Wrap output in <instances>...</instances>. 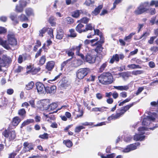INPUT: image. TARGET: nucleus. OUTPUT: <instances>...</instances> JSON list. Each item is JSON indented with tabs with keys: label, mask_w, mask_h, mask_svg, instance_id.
<instances>
[{
	"label": "nucleus",
	"mask_w": 158,
	"mask_h": 158,
	"mask_svg": "<svg viewBox=\"0 0 158 158\" xmlns=\"http://www.w3.org/2000/svg\"><path fill=\"white\" fill-rule=\"evenodd\" d=\"M82 46V44H80L78 46H73L71 48L72 50L73 51H76V55L80 57L82 59H84V55L80 52V51Z\"/></svg>",
	"instance_id": "nucleus-9"
},
{
	"label": "nucleus",
	"mask_w": 158,
	"mask_h": 158,
	"mask_svg": "<svg viewBox=\"0 0 158 158\" xmlns=\"http://www.w3.org/2000/svg\"><path fill=\"white\" fill-rule=\"evenodd\" d=\"M150 5L151 6L155 5L156 7L158 6V1L152 0Z\"/></svg>",
	"instance_id": "nucleus-56"
},
{
	"label": "nucleus",
	"mask_w": 158,
	"mask_h": 158,
	"mask_svg": "<svg viewBox=\"0 0 158 158\" xmlns=\"http://www.w3.org/2000/svg\"><path fill=\"white\" fill-rule=\"evenodd\" d=\"M56 20V18L53 16L50 17L48 20V21L52 26H55L56 25V23L55 21Z\"/></svg>",
	"instance_id": "nucleus-34"
},
{
	"label": "nucleus",
	"mask_w": 158,
	"mask_h": 158,
	"mask_svg": "<svg viewBox=\"0 0 158 158\" xmlns=\"http://www.w3.org/2000/svg\"><path fill=\"white\" fill-rule=\"evenodd\" d=\"M120 117V116L118 113L117 112L115 114H112L108 118V120L110 121L111 120H115L118 118Z\"/></svg>",
	"instance_id": "nucleus-22"
},
{
	"label": "nucleus",
	"mask_w": 158,
	"mask_h": 158,
	"mask_svg": "<svg viewBox=\"0 0 158 158\" xmlns=\"http://www.w3.org/2000/svg\"><path fill=\"white\" fill-rule=\"evenodd\" d=\"M84 61L90 64L94 63L95 62L96 57L92 52H89L87 54L84 59H82Z\"/></svg>",
	"instance_id": "nucleus-8"
},
{
	"label": "nucleus",
	"mask_w": 158,
	"mask_h": 158,
	"mask_svg": "<svg viewBox=\"0 0 158 158\" xmlns=\"http://www.w3.org/2000/svg\"><path fill=\"white\" fill-rule=\"evenodd\" d=\"M23 151L25 152H30L34 149V145L32 143H29L28 142H25L23 144Z\"/></svg>",
	"instance_id": "nucleus-14"
},
{
	"label": "nucleus",
	"mask_w": 158,
	"mask_h": 158,
	"mask_svg": "<svg viewBox=\"0 0 158 158\" xmlns=\"http://www.w3.org/2000/svg\"><path fill=\"white\" fill-rule=\"evenodd\" d=\"M135 34V33L132 32L130 33L128 36H125L124 38V41L127 42H129L130 40L133 35Z\"/></svg>",
	"instance_id": "nucleus-38"
},
{
	"label": "nucleus",
	"mask_w": 158,
	"mask_h": 158,
	"mask_svg": "<svg viewBox=\"0 0 158 158\" xmlns=\"http://www.w3.org/2000/svg\"><path fill=\"white\" fill-rule=\"evenodd\" d=\"M131 72L127 71L120 73H119V75L124 80H126L129 77L131 76Z\"/></svg>",
	"instance_id": "nucleus-17"
},
{
	"label": "nucleus",
	"mask_w": 158,
	"mask_h": 158,
	"mask_svg": "<svg viewBox=\"0 0 158 158\" xmlns=\"http://www.w3.org/2000/svg\"><path fill=\"white\" fill-rule=\"evenodd\" d=\"M98 79L100 83L105 85L111 84L113 81L112 74L109 72L103 73L98 77Z\"/></svg>",
	"instance_id": "nucleus-2"
},
{
	"label": "nucleus",
	"mask_w": 158,
	"mask_h": 158,
	"mask_svg": "<svg viewBox=\"0 0 158 158\" xmlns=\"http://www.w3.org/2000/svg\"><path fill=\"white\" fill-rule=\"evenodd\" d=\"M148 13L152 15H153L155 14L156 13V10L155 8H150L148 9Z\"/></svg>",
	"instance_id": "nucleus-55"
},
{
	"label": "nucleus",
	"mask_w": 158,
	"mask_h": 158,
	"mask_svg": "<svg viewBox=\"0 0 158 158\" xmlns=\"http://www.w3.org/2000/svg\"><path fill=\"white\" fill-rule=\"evenodd\" d=\"M114 89L120 91H127L129 89L128 85L124 86H114Z\"/></svg>",
	"instance_id": "nucleus-19"
},
{
	"label": "nucleus",
	"mask_w": 158,
	"mask_h": 158,
	"mask_svg": "<svg viewBox=\"0 0 158 158\" xmlns=\"http://www.w3.org/2000/svg\"><path fill=\"white\" fill-rule=\"evenodd\" d=\"M26 14L28 16L34 15V13L33 10L31 8H27L25 10Z\"/></svg>",
	"instance_id": "nucleus-26"
},
{
	"label": "nucleus",
	"mask_w": 158,
	"mask_h": 158,
	"mask_svg": "<svg viewBox=\"0 0 158 158\" xmlns=\"http://www.w3.org/2000/svg\"><path fill=\"white\" fill-rule=\"evenodd\" d=\"M124 55L122 54L114 55L112 58L110 59V63L112 64L114 63V61L118 62L119 59L123 60L124 58Z\"/></svg>",
	"instance_id": "nucleus-11"
},
{
	"label": "nucleus",
	"mask_w": 158,
	"mask_h": 158,
	"mask_svg": "<svg viewBox=\"0 0 158 158\" xmlns=\"http://www.w3.org/2000/svg\"><path fill=\"white\" fill-rule=\"evenodd\" d=\"M26 59V56L24 54L20 55L18 59V62L19 63L21 64L22 63L23 61L25 60Z\"/></svg>",
	"instance_id": "nucleus-31"
},
{
	"label": "nucleus",
	"mask_w": 158,
	"mask_h": 158,
	"mask_svg": "<svg viewBox=\"0 0 158 158\" xmlns=\"http://www.w3.org/2000/svg\"><path fill=\"white\" fill-rule=\"evenodd\" d=\"M65 21L68 23H72L73 22V19L70 17H67L65 19Z\"/></svg>",
	"instance_id": "nucleus-53"
},
{
	"label": "nucleus",
	"mask_w": 158,
	"mask_h": 158,
	"mask_svg": "<svg viewBox=\"0 0 158 158\" xmlns=\"http://www.w3.org/2000/svg\"><path fill=\"white\" fill-rule=\"evenodd\" d=\"M82 12L81 10H76L74 11L72 14V16L75 18H77Z\"/></svg>",
	"instance_id": "nucleus-40"
},
{
	"label": "nucleus",
	"mask_w": 158,
	"mask_h": 158,
	"mask_svg": "<svg viewBox=\"0 0 158 158\" xmlns=\"http://www.w3.org/2000/svg\"><path fill=\"white\" fill-rule=\"evenodd\" d=\"M2 134L5 137L8 138L10 140L14 139L16 136L14 131H10L7 130H5L3 132Z\"/></svg>",
	"instance_id": "nucleus-7"
},
{
	"label": "nucleus",
	"mask_w": 158,
	"mask_h": 158,
	"mask_svg": "<svg viewBox=\"0 0 158 158\" xmlns=\"http://www.w3.org/2000/svg\"><path fill=\"white\" fill-rule=\"evenodd\" d=\"M156 36H152L151 37L149 40L148 41V43L150 44H152L154 42L155 39L156 38Z\"/></svg>",
	"instance_id": "nucleus-61"
},
{
	"label": "nucleus",
	"mask_w": 158,
	"mask_h": 158,
	"mask_svg": "<svg viewBox=\"0 0 158 158\" xmlns=\"http://www.w3.org/2000/svg\"><path fill=\"white\" fill-rule=\"evenodd\" d=\"M69 32L70 33V36L71 37H74L76 36L77 35L75 32V31L74 29H71L69 30Z\"/></svg>",
	"instance_id": "nucleus-51"
},
{
	"label": "nucleus",
	"mask_w": 158,
	"mask_h": 158,
	"mask_svg": "<svg viewBox=\"0 0 158 158\" xmlns=\"http://www.w3.org/2000/svg\"><path fill=\"white\" fill-rule=\"evenodd\" d=\"M108 64L107 62H106L103 63L100 66L99 69V72L102 73L103 71Z\"/></svg>",
	"instance_id": "nucleus-39"
},
{
	"label": "nucleus",
	"mask_w": 158,
	"mask_h": 158,
	"mask_svg": "<svg viewBox=\"0 0 158 158\" xmlns=\"http://www.w3.org/2000/svg\"><path fill=\"white\" fill-rule=\"evenodd\" d=\"M64 36V34L62 33H59L57 32V35H56V38L59 40H61L62 39Z\"/></svg>",
	"instance_id": "nucleus-54"
},
{
	"label": "nucleus",
	"mask_w": 158,
	"mask_h": 158,
	"mask_svg": "<svg viewBox=\"0 0 158 158\" xmlns=\"http://www.w3.org/2000/svg\"><path fill=\"white\" fill-rule=\"evenodd\" d=\"M10 18L14 24H16L19 23V22L17 19L16 15L13 14H11L10 16Z\"/></svg>",
	"instance_id": "nucleus-18"
},
{
	"label": "nucleus",
	"mask_w": 158,
	"mask_h": 158,
	"mask_svg": "<svg viewBox=\"0 0 158 158\" xmlns=\"http://www.w3.org/2000/svg\"><path fill=\"white\" fill-rule=\"evenodd\" d=\"M20 119L19 117H16L14 118L12 121V124L14 126H17L20 122Z\"/></svg>",
	"instance_id": "nucleus-28"
},
{
	"label": "nucleus",
	"mask_w": 158,
	"mask_h": 158,
	"mask_svg": "<svg viewBox=\"0 0 158 158\" xmlns=\"http://www.w3.org/2000/svg\"><path fill=\"white\" fill-rule=\"evenodd\" d=\"M8 44L6 41H3L0 38V45L6 49H10V45L12 47H14L16 46L17 44L16 39L15 38L14 35L12 34L8 35Z\"/></svg>",
	"instance_id": "nucleus-1"
},
{
	"label": "nucleus",
	"mask_w": 158,
	"mask_h": 158,
	"mask_svg": "<svg viewBox=\"0 0 158 158\" xmlns=\"http://www.w3.org/2000/svg\"><path fill=\"white\" fill-rule=\"evenodd\" d=\"M127 67L129 69H141V67L139 65H136L134 64H128Z\"/></svg>",
	"instance_id": "nucleus-24"
},
{
	"label": "nucleus",
	"mask_w": 158,
	"mask_h": 158,
	"mask_svg": "<svg viewBox=\"0 0 158 158\" xmlns=\"http://www.w3.org/2000/svg\"><path fill=\"white\" fill-rule=\"evenodd\" d=\"M146 130V128L144 127L139 128L138 131H139V134H135L134 136V140L135 141H141L143 140L144 139L145 136L142 135L144 134V131Z\"/></svg>",
	"instance_id": "nucleus-6"
},
{
	"label": "nucleus",
	"mask_w": 158,
	"mask_h": 158,
	"mask_svg": "<svg viewBox=\"0 0 158 158\" xmlns=\"http://www.w3.org/2000/svg\"><path fill=\"white\" fill-rule=\"evenodd\" d=\"M150 114H148L149 115L146 118H143L142 124L143 125H148L150 124L151 121H154L156 118H157V116L156 113L155 112H149Z\"/></svg>",
	"instance_id": "nucleus-4"
},
{
	"label": "nucleus",
	"mask_w": 158,
	"mask_h": 158,
	"mask_svg": "<svg viewBox=\"0 0 158 158\" xmlns=\"http://www.w3.org/2000/svg\"><path fill=\"white\" fill-rule=\"evenodd\" d=\"M55 64L54 62L53 61L48 62L46 65V68L48 70H51L53 69Z\"/></svg>",
	"instance_id": "nucleus-23"
},
{
	"label": "nucleus",
	"mask_w": 158,
	"mask_h": 158,
	"mask_svg": "<svg viewBox=\"0 0 158 158\" xmlns=\"http://www.w3.org/2000/svg\"><path fill=\"white\" fill-rule=\"evenodd\" d=\"M143 73V71L141 70H136L132 71L131 73L134 75H137Z\"/></svg>",
	"instance_id": "nucleus-42"
},
{
	"label": "nucleus",
	"mask_w": 158,
	"mask_h": 158,
	"mask_svg": "<svg viewBox=\"0 0 158 158\" xmlns=\"http://www.w3.org/2000/svg\"><path fill=\"white\" fill-rule=\"evenodd\" d=\"M2 59L5 62L7 63L10 62L11 60L10 57L5 55H4L3 56Z\"/></svg>",
	"instance_id": "nucleus-41"
},
{
	"label": "nucleus",
	"mask_w": 158,
	"mask_h": 158,
	"mask_svg": "<svg viewBox=\"0 0 158 158\" xmlns=\"http://www.w3.org/2000/svg\"><path fill=\"white\" fill-rule=\"evenodd\" d=\"M26 113V111L24 109H22L19 110L18 111V114L21 116L23 115Z\"/></svg>",
	"instance_id": "nucleus-57"
},
{
	"label": "nucleus",
	"mask_w": 158,
	"mask_h": 158,
	"mask_svg": "<svg viewBox=\"0 0 158 158\" xmlns=\"http://www.w3.org/2000/svg\"><path fill=\"white\" fill-rule=\"evenodd\" d=\"M34 120L33 119H28L25 121L22 124L21 127L22 128L23 127L29 124L32 123L34 122Z\"/></svg>",
	"instance_id": "nucleus-29"
},
{
	"label": "nucleus",
	"mask_w": 158,
	"mask_h": 158,
	"mask_svg": "<svg viewBox=\"0 0 158 158\" xmlns=\"http://www.w3.org/2000/svg\"><path fill=\"white\" fill-rule=\"evenodd\" d=\"M56 87L55 86H52L51 87H46L45 93L50 94H53L56 92Z\"/></svg>",
	"instance_id": "nucleus-16"
},
{
	"label": "nucleus",
	"mask_w": 158,
	"mask_h": 158,
	"mask_svg": "<svg viewBox=\"0 0 158 158\" xmlns=\"http://www.w3.org/2000/svg\"><path fill=\"white\" fill-rule=\"evenodd\" d=\"M23 70V68L21 66H19L18 68L15 70L16 73H19L20 72Z\"/></svg>",
	"instance_id": "nucleus-64"
},
{
	"label": "nucleus",
	"mask_w": 158,
	"mask_h": 158,
	"mask_svg": "<svg viewBox=\"0 0 158 158\" xmlns=\"http://www.w3.org/2000/svg\"><path fill=\"white\" fill-rule=\"evenodd\" d=\"M46 60L45 56H42L39 60V64L41 65L45 63Z\"/></svg>",
	"instance_id": "nucleus-45"
},
{
	"label": "nucleus",
	"mask_w": 158,
	"mask_h": 158,
	"mask_svg": "<svg viewBox=\"0 0 158 158\" xmlns=\"http://www.w3.org/2000/svg\"><path fill=\"white\" fill-rule=\"evenodd\" d=\"M140 145V143L137 142L135 143L132 144L127 146V147L125 148L123 152H129L136 149L137 147Z\"/></svg>",
	"instance_id": "nucleus-10"
},
{
	"label": "nucleus",
	"mask_w": 158,
	"mask_h": 158,
	"mask_svg": "<svg viewBox=\"0 0 158 158\" xmlns=\"http://www.w3.org/2000/svg\"><path fill=\"white\" fill-rule=\"evenodd\" d=\"M63 143L68 148H70L73 145L72 142L70 140H64Z\"/></svg>",
	"instance_id": "nucleus-43"
},
{
	"label": "nucleus",
	"mask_w": 158,
	"mask_h": 158,
	"mask_svg": "<svg viewBox=\"0 0 158 158\" xmlns=\"http://www.w3.org/2000/svg\"><path fill=\"white\" fill-rule=\"evenodd\" d=\"M36 89L38 93L39 94H42L45 93L46 87L41 83L37 82L36 83Z\"/></svg>",
	"instance_id": "nucleus-12"
},
{
	"label": "nucleus",
	"mask_w": 158,
	"mask_h": 158,
	"mask_svg": "<svg viewBox=\"0 0 158 158\" xmlns=\"http://www.w3.org/2000/svg\"><path fill=\"white\" fill-rule=\"evenodd\" d=\"M90 19L86 17H84L80 20L77 21V22L80 23H82L85 24L87 23L89 20Z\"/></svg>",
	"instance_id": "nucleus-32"
},
{
	"label": "nucleus",
	"mask_w": 158,
	"mask_h": 158,
	"mask_svg": "<svg viewBox=\"0 0 158 158\" xmlns=\"http://www.w3.org/2000/svg\"><path fill=\"white\" fill-rule=\"evenodd\" d=\"M73 50H72L71 48L69 50H67L66 51V53L68 54L69 56H71L72 59L73 57V56L74 55V53L73 52Z\"/></svg>",
	"instance_id": "nucleus-47"
},
{
	"label": "nucleus",
	"mask_w": 158,
	"mask_h": 158,
	"mask_svg": "<svg viewBox=\"0 0 158 158\" xmlns=\"http://www.w3.org/2000/svg\"><path fill=\"white\" fill-rule=\"evenodd\" d=\"M90 72L88 68H81L78 69L76 72L77 77L80 79H83Z\"/></svg>",
	"instance_id": "nucleus-5"
},
{
	"label": "nucleus",
	"mask_w": 158,
	"mask_h": 158,
	"mask_svg": "<svg viewBox=\"0 0 158 158\" xmlns=\"http://www.w3.org/2000/svg\"><path fill=\"white\" fill-rule=\"evenodd\" d=\"M85 127L82 126H80L76 127L75 129V132L76 133L79 132L81 130L85 129Z\"/></svg>",
	"instance_id": "nucleus-48"
},
{
	"label": "nucleus",
	"mask_w": 158,
	"mask_h": 158,
	"mask_svg": "<svg viewBox=\"0 0 158 158\" xmlns=\"http://www.w3.org/2000/svg\"><path fill=\"white\" fill-rule=\"evenodd\" d=\"M23 10V8L19 5L16 6L15 11L18 12H22Z\"/></svg>",
	"instance_id": "nucleus-44"
},
{
	"label": "nucleus",
	"mask_w": 158,
	"mask_h": 158,
	"mask_svg": "<svg viewBox=\"0 0 158 158\" xmlns=\"http://www.w3.org/2000/svg\"><path fill=\"white\" fill-rule=\"evenodd\" d=\"M27 2L25 1L20 0L19 2V5L23 8L27 6Z\"/></svg>",
	"instance_id": "nucleus-50"
},
{
	"label": "nucleus",
	"mask_w": 158,
	"mask_h": 158,
	"mask_svg": "<svg viewBox=\"0 0 158 158\" xmlns=\"http://www.w3.org/2000/svg\"><path fill=\"white\" fill-rule=\"evenodd\" d=\"M43 106V110H47L48 109V106L49 104V100L48 99L42 100Z\"/></svg>",
	"instance_id": "nucleus-21"
},
{
	"label": "nucleus",
	"mask_w": 158,
	"mask_h": 158,
	"mask_svg": "<svg viewBox=\"0 0 158 158\" xmlns=\"http://www.w3.org/2000/svg\"><path fill=\"white\" fill-rule=\"evenodd\" d=\"M57 104L56 103H53L48 105V109L47 110L49 111H53L55 110V109L57 107Z\"/></svg>",
	"instance_id": "nucleus-25"
},
{
	"label": "nucleus",
	"mask_w": 158,
	"mask_h": 158,
	"mask_svg": "<svg viewBox=\"0 0 158 158\" xmlns=\"http://www.w3.org/2000/svg\"><path fill=\"white\" fill-rule=\"evenodd\" d=\"M102 5H99L98 7L96 8L93 11V14L95 15H98L100 11V10L102 8Z\"/></svg>",
	"instance_id": "nucleus-35"
},
{
	"label": "nucleus",
	"mask_w": 158,
	"mask_h": 158,
	"mask_svg": "<svg viewBox=\"0 0 158 158\" xmlns=\"http://www.w3.org/2000/svg\"><path fill=\"white\" fill-rule=\"evenodd\" d=\"M48 33L50 35L51 38H53V30L51 28H50L48 30Z\"/></svg>",
	"instance_id": "nucleus-60"
},
{
	"label": "nucleus",
	"mask_w": 158,
	"mask_h": 158,
	"mask_svg": "<svg viewBox=\"0 0 158 158\" xmlns=\"http://www.w3.org/2000/svg\"><path fill=\"white\" fill-rule=\"evenodd\" d=\"M27 68L28 69H30V70L27 71V73L32 75L36 74L40 70L39 69L32 68V66L31 65L27 66Z\"/></svg>",
	"instance_id": "nucleus-15"
},
{
	"label": "nucleus",
	"mask_w": 158,
	"mask_h": 158,
	"mask_svg": "<svg viewBox=\"0 0 158 158\" xmlns=\"http://www.w3.org/2000/svg\"><path fill=\"white\" fill-rule=\"evenodd\" d=\"M108 108L105 106H102L101 107H95L92 109V111L97 112L98 111L102 112L106 110L105 109H107Z\"/></svg>",
	"instance_id": "nucleus-20"
},
{
	"label": "nucleus",
	"mask_w": 158,
	"mask_h": 158,
	"mask_svg": "<svg viewBox=\"0 0 158 158\" xmlns=\"http://www.w3.org/2000/svg\"><path fill=\"white\" fill-rule=\"evenodd\" d=\"M149 5V3L148 2L141 3L135 10L134 11L135 14L136 15H139L147 11L148 10V7Z\"/></svg>",
	"instance_id": "nucleus-3"
},
{
	"label": "nucleus",
	"mask_w": 158,
	"mask_h": 158,
	"mask_svg": "<svg viewBox=\"0 0 158 158\" xmlns=\"http://www.w3.org/2000/svg\"><path fill=\"white\" fill-rule=\"evenodd\" d=\"M98 155L100 156L102 158H113L115 156V155L114 153L108 155L106 156H103L101 153H98Z\"/></svg>",
	"instance_id": "nucleus-37"
},
{
	"label": "nucleus",
	"mask_w": 158,
	"mask_h": 158,
	"mask_svg": "<svg viewBox=\"0 0 158 158\" xmlns=\"http://www.w3.org/2000/svg\"><path fill=\"white\" fill-rule=\"evenodd\" d=\"M78 112L79 113L77 115V116L76 118H81L82 117L83 115L84 112L82 110H79Z\"/></svg>",
	"instance_id": "nucleus-58"
},
{
	"label": "nucleus",
	"mask_w": 158,
	"mask_h": 158,
	"mask_svg": "<svg viewBox=\"0 0 158 158\" xmlns=\"http://www.w3.org/2000/svg\"><path fill=\"white\" fill-rule=\"evenodd\" d=\"M47 30V28L46 27L43 28L42 29L39 31V36L41 37L43 36V34H44Z\"/></svg>",
	"instance_id": "nucleus-46"
},
{
	"label": "nucleus",
	"mask_w": 158,
	"mask_h": 158,
	"mask_svg": "<svg viewBox=\"0 0 158 158\" xmlns=\"http://www.w3.org/2000/svg\"><path fill=\"white\" fill-rule=\"evenodd\" d=\"M18 19L22 22H25L28 20L27 17L23 14H22L19 16Z\"/></svg>",
	"instance_id": "nucleus-30"
},
{
	"label": "nucleus",
	"mask_w": 158,
	"mask_h": 158,
	"mask_svg": "<svg viewBox=\"0 0 158 158\" xmlns=\"http://www.w3.org/2000/svg\"><path fill=\"white\" fill-rule=\"evenodd\" d=\"M94 26H93L91 23H88L85 26V28L83 29V32L88 30H92L94 28Z\"/></svg>",
	"instance_id": "nucleus-33"
},
{
	"label": "nucleus",
	"mask_w": 158,
	"mask_h": 158,
	"mask_svg": "<svg viewBox=\"0 0 158 158\" xmlns=\"http://www.w3.org/2000/svg\"><path fill=\"white\" fill-rule=\"evenodd\" d=\"M39 137L43 139H47L48 137V135L47 133H45L43 134L40 135Z\"/></svg>",
	"instance_id": "nucleus-52"
},
{
	"label": "nucleus",
	"mask_w": 158,
	"mask_h": 158,
	"mask_svg": "<svg viewBox=\"0 0 158 158\" xmlns=\"http://www.w3.org/2000/svg\"><path fill=\"white\" fill-rule=\"evenodd\" d=\"M150 50L152 51L153 52H156L158 51V47L153 46L150 48Z\"/></svg>",
	"instance_id": "nucleus-59"
},
{
	"label": "nucleus",
	"mask_w": 158,
	"mask_h": 158,
	"mask_svg": "<svg viewBox=\"0 0 158 158\" xmlns=\"http://www.w3.org/2000/svg\"><path fill=\"white\" fill-rule=\"evenodd\" d=\"M135 102H133L122 108L120 110H118L117 111L118 112L120 117L123 115L127 110H128L134 104Z\"/></svg>",
	"instance_id": "nucleus-13"
},
{
	"label": "nucleus",
	"mask_w": 158,
	"mask_h": 158,
	"mask_svg": "<svg viewBox=\"0 0 158 158\" xmlns=\"http://www.w3.org/2000/svg\"><path fill=\"white\" fill-rule=\"evenodd\" d=\"M120 96L123 98H125L127 96V93L125 91H123L120 94Z\"/></svg>",
	"instance_id": "nucleus-63"
},
{
	"label": "nucleus",
	"mask_w": 158,
	"mask_h": 158,
	"mask_svg": "<svg viewBox=\"0 0 158 158\" xmlns=\"http://www.w3.org/2000/svg\"><path fill=\"white\" fill-rule=\"evenodd\" d=\"M84 27V25L81 23H80L76 26V30L80 33L83 32V29L82 28Z\"/></svg>",
	"instance_id": "nucleus-27"
},
{
	"label": "nucleus",
	"mask_w": 158,
	"mask_h": 158,
	"mask_svg": "<svg viewBox=\"0 0 158 158\" xmlns=\"http://www.w3.org/2000/svg\"><path fill=\"white\" fill-rule=\"evenodd\" d=\"M42 102V100L38 101L37 103V107L40 109L41 110H43V106L42 104L41 103Z\"/></svg>",
	"instance_id": "nucleus-49"
},
{
	"label": "nucleus",
	"mask_w": 158,
	"mask_h": 158,
	"mask_svg": "<svg viewBox=\"0 0 158 158\" xmlns=\"http://www.w3.org/2000/svg\"><path fill=\"white\" fill-rule=\"evenodd\" d=\"M94 2L92 1L91 0H86L85 2V4L87 6H89Z\"/></svg>",
	"instance_id": "nucleus-62"
},
{
	"label": "nucleus",
	"mask_w": 158,
	"mask_h": 158,
	"mask_svg": "<svg viewBox=\"0 0 158 158\" xmlns=\"http://www.w3.org/2000/svg\"><path fill=\"white\" fill-rule=\"evenodd\" d=\"M34 84L33 81H31L26 85V89L27 90H30L32 89L34 85Z\"/></svg>",
	"instance_id": "nucleus-36"
}]
</instances>
